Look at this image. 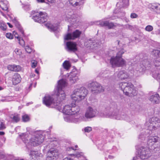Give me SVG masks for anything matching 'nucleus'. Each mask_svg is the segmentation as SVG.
<instances>
[{
  "label": "nucleus",
  "mask_w": 160,
  "mask_h": 160,
  "mask_svg": "<svg viewBox=\"0 0 160 160\" xmlns=\"http://www.w3.org/2000/svg\"><path fill=\"white\" fill-rule=\"evenodd\" d=\"M0 28L3 30H5L7 28V26L3 22H0Z\"/></svg>",
  "instance_id": "37"
},
{
  "label": "nucleus",
  "mask_w": 160,
  "mask_h": 160,
  "mask_svg": "<svg viewBox=\"0 0 160 160\" xmlns=\"http://www.w3.org/2000/svg\"><path fill=\"white\" fill-rule=\"evenodd\" d=\"M48 16L47 13L44 12H38L34 13L32 18L36 22L39 23H43L46 22L48 19Z\"/></svg>",
  "instance_id": "10"
},
{
  "label": "nucleus",
  "mask_w": 160,
  "mask_h": 160,
  "mask_svg": "<svg viewBox=\"0 0 160 160\" xmlns=\"http://www.w3.org/2000/svg\"><path fill=\"white\" fill-rule=\"evenodd\" d=\"M80 72L76 69L71 72L68 76V79L72 84L75 83L78 79Z\"/></svg>",
  "instance_id": "14"
},
{
  "label": "nucleus",
  "mask_w": 160,
  "mask_h": 160,
  "mask_svg": "<svg viewBox=\"0 0 160 160\" xmlns=\"http://www.w3.org/2000/svg\"><path fill=\"white\" fill-rule=\"evenodd\" d=\"M157 24L159 27H160V20H158L157 21Z\"/></svg>",
  "instance_id": "58"
},
{
  "label": "nucleus",
  "mask_w": 160,
  "mask_h": 160,
  "mask_svg": "<svg viewBox=\"0 0 160 160\" xmlns=\"http://www.w3.org/2000/svg\"><path fill=\"white\" fill-rule=\"evenodd\" d=\"M7 24L8 25L10 28H12V25L10 23L8 22L7 23Z\"/></svg>",
  "instance_id": "63"
},
{
  "label": "nucleus",
  "mask_w": 160,
  "mask_h": 160,
  "mask_svg": "<svg viewBox=\"0 0 160 160\" xmlns=\"http://www.w3.org/2000/svg\"><path fill=\"white\" fill-rule=\"evenodd\" d=\"M63 66L64 68L66 69H68L70 67V65L69 61H64L63 63Z\"/></svg>",
  "instance_id": "34"
},
{
  "label": "nucleus",
  "mask_w": 160,
  "mask_h": 160,
  "mask_svg": "<svg viewBox=\"0 0 160 160\" xmlns=\"http://www.w3.org/2000/svg\"><path fill=\"white\" fill-rule=\"evenodd\" d=\"M129 76L128 74L124 71L123 72V74L122 75V76H121V78L119 79L121 80L124 79L125 78H127Z\"/></svg>",
  "instance_id": "38"
},
{
  "label": "nucleus",
  "mask_w": 160,
  "mask_h": 160,
  "mask_svg": "<svg viewBox=\"0 0 160 160\" xmlns=\"http://www.w3.org/2000/svg\"><path fill=\"white\" fill-rule=\"evenodd\" d=\"M50 3H53L55 2V0H47Z\"/></svg>",
  "instance_id": "61"
},
{
  "label": "nucleus",
  "mask_w": 160,
  "mask_h": 160,
  "mask_svg": "<svg viewBox=\"0 0 160 160\" xmlns=\"http://www.w3.org/2000/svg\"><path fill=\"white\" fill-rule=\"evenodd\" d=\"M6 36L7 38L10 39H12L13 38V35L10 33H7Z\"/></svg>",
  "instance_id": "44"
},
{
  "label": "nucleus",
  "mask_w": 160,
  "mask_h": 160,
  "mask_svg": "<svg viewBox=\"0 0 160 160\" xmlns=\"http://www.w3.org/2000/svg\"><path fill=\"white\" fill-rule=\"evenodd\" d=\"M123 72L124 71H120L118 73V74H117V75L119 79H120V78H121V76H122V74H123Z\"/></svg>",
  "instance_id": "53"
},
{
  "label": "nucleus",
  "mask_w": 160,
  "mask_h": 160,
  "mask_svg": "<svg viewBox=\"0 0 160 160\" xmlns=\"http://www.w3.org/2000/svg\"><path fill=\"white\" fill-rule=\"evenodd\" d=\"M8 3L6 0H0V7L3 10L7 11L8 9Z\"/></svg>",
  "instance_id": "27"
},
{
  "label": "nucleus",
  "mask_w": 160,
  "mask_h": 160,
  "mask_svg": "<svg viewBox=\"0 0 160 160\" xmlns=\"http://www.w3.org/2000/svg\"><path fill=\"white\" fill-rule=\"evenodd\" d=\"M11 118L12 119L13 121L17 122L20 120V116L19 114H15L11 116Z\"/></svg>",
  "instance_id": "31"
},
{
  "label": "nucleus",
  "mask_w": 160,
  "mask_h": 160,
  "mask_svg": "<svg viewBox=\"0 0 160 160\" xmlns=\"http://www.w3.org/2000/svg\"><path fill=\"white\" fill-rule=\"evenodd\" d=\"M149 100L153 104H157L160 103V97L157 93L151 95L149 98Z\"/></svg>",
  "instance_id": "22"
},
{
  "label": "nucleus",
  "mask_w": 160,
  "mask_h": 160,
  "mask_svg": "<svg viewBox=\"0 0 160 160\" xmlns=\"http://www.w3.org/2000/svg\"><path fill=\"white\" fill-rule=\"evenodd\" d=\"M18 42L19 44L22 47H25V42L22 39H18Z\"/></svg>",
  "instance_id": "42"
},
{
  "label": "nucleus",
  "mask_w": 160,
  "mask_h": 160,
  "mask_svg": "<svg viewBox=\"0 0 160 160\" xmlns=\"http://www.w3.org/2000/svg\"><path fill=\"white\" fill-rule=\"evenodd\" d=\"M15 37V38H17L18 39H18H20V38L19 37V36L18 35H14Z\"/></svg>",
  "instance_id": "60"
},
{
  "label": "nucleus",
  "mask_w": 160,
  "mask_h": 160,
  "mask_svg": "<svg viewBox=\"0 0 160 160\" xmlns=\"http://www.w3.org/2000/svg\"><path fill=\"white\" fill-rule=\"evenodd\" d=\"M155 34L160 36V29L157 30L155 32Z\"/></svg>",
  "instance_id": "55"
},
{
  "label": "nucleus",
  "mask_w": 160,
  "mask_h": 160,
  "mask_svg": "<svg viewBox=\"0 0 160 160\" xmlns=\"http://www.w3.org/2000/svg\"><path fill=\"white\" fill-rule=\"evenodd\" d=\"M152 54L155 57L160 58V51L158 50H153L152 52Z\"/></svg>",
  "instance_id": "33"
},
{
  "label": "nucleus",
  "mask_w": 160,
  "mask_h": 160,
  "mask_svg": "<svg viewBox=\"0 0 160 160\" xmlns=\"http://www.w3.org/2000/svg\"><path fill=\"white\" fill-rule=\"evenodd\" d=\"M15 25L17 28H18V30L21 32V33L22 34V35L23 36H24L25 35L24 34V31L23 29L22 28L20 25L19 23L18 22L16 21L15 22Z\"/></svg>",
  "instance_id": "32"
},
{
  "label": "nucleus",
  "mask_w": 160,
  "mask_h": 160,
  "mask_svg": "<svg viewBox=\"0 0 160 160\" xmlns=\"http://www.w3.org/2000/svg\"><path fill=\"white\" fill-rule=\"evenodd\" d=\"M73 156H75L76 157L79 158L82 157L84 158L83 156V153L82 152H77L76 153L72 154Z\"/></svg>",
  "instance_id": "36"
},
{
  "label": "nucleus",
  "mask_w": 160,
  "mask_h": 160,
  "mask_svg": "<svg viewBox=\"0 0 160 160\" xmlns=\"http://www.w3.org/2000/svg\"><path fill=\"white\" fill-rule=\"evenodd\" d=\"M116 18L115 17H109V16H108L107 17L105 18L104 19H110L111 20H114Z\"/></svg>",
  "instance_id": "54"
},
{
  "label": "nucleus",
  "mask_w": 160,
  "mask_h": 160,
  "mask_svg": "<svg viewBox=\"0 0 160 160\" xmlns=\"http://www.w3.org/2000/svg\"><path fill=\"white\" fill-rule=\"evenodd\" d=\"M20 75L18 73L14 75L12 78V82L13 84H17L19 83L21 80Z\"/></svg>",
  "instance_id": "25"
},
{
  "label": "nucleus",
  "mask_w": 160,
  "mask_h": 160,
  "mask_svg": "<svg viewBox=\"0 0 160 160\" xmlns=\"http://www.w3.org/2000/svg\"><path fill=\"white\" fill-rule=\"evenodd\" d=\"M148 7L151 11L160 14V4L157 3L149 4Z\"/></svg>",
  "instance_id": "20"
},
{
  "label": "nucleus",
  "mask_w": 160,
  "mask_h": 160,
  "mask_svg": "<svg viewBox=\"0 0 160 160\" xmlns=\"http://www.w3.org/2000/svg\"><path fill=\"white\" fill-rule=\"evenodd\" d=\"M68 1L69 4L74 7L79 6L83 3V0H68Z\"/></svg>",
  "instance_id": "24"
},
{
  "label": "nucleus",
  "mask_w": 160,
  "mask_h": 160,
  "mask_svg": "<svg viewBox=\"0 0 160 160\" xmlns=\"http://www.w3.org/2000/svg\"><path fill=\"white\" fill-rule=\"evenodd\" d=\"M5 133L3 132H0V135H3Z\"/></svg>",
  "instance_id": "64"
},
{
  "label": "nucleus",
  "mask_w": 160,
  "mask_h": 160,
  "mask_svg": "<svg viewBox=\"0 0 160 160\" xmlns=\"http://www.w3.org/2000/svg\"><path fill=\"white\" fill-rule=\"evenodd\" d=\"M122 115V120H127L128 119V116L126 114H125L124 113H121Z\"/></svg>",
  "instance_id": "48"
},
{
  "label": "nucleus",
  "mask_w": 160,
  "mask_h": 160,
  "mask_svg": "<svg viewBox=\"0 0 160 160\" xmlns=\"http://www.w3.org/2000/svg\"><path fill=\"white\" fill-rule=\"evenodd\" d=\"M1 140L2 141H3V142H2L0 140V147L3 146V143L5 142L6 141V138H2Z\"/></svg>",
  "instance_id": "51"
},
{
  "label": "nucleus",
  "mask_w": 160,
  "mask_h": 160,
  "mask_svg": "<svg viewBox=\"0 0 160 160\" xmlns=\"http://www.w3.org/2000/svg\"><path fill=\"white\" fill-rule=\"evenodd\" d=\"M138 17V15L135 13H132L130 15V17L132 18H136Z\"/></svg>",
  "instance_id": "50"
},
{
  "label": "nucleus",
  "mask_w": 160,
  "mask_h": 160,
  "mask_svg": "<svg viewBox=\"0 0 160 160\" xmlns=\"http://www.w3.org/2000/svg\"><path fill=\"white\" fill-rule=\"evenodd\" d=\"M142 66H141V68H142V71H144L149 68L148 65H149V62L147 58H145L142 61Z\"/></svg>",
  "instance_id": "26"
},
{
  "label": "nucleus",
  "mask_w": 160,
  "mask_h": 160,
  "mask_svg": "<svg viewBox=\"0 0 160 160\" xmlns=\"http://www.w3.org/2000/svg\"><path fill=\"white\" fill-rule=\"evenodd\" d=\"M154 64L157 69L160 70V60L158 59H156L154 62Z\"/></svg>",
  "instance_id": "35"
},
{
  "label": "nucleus",
  "mask_w": 160,
  "mask_h": 160,
  "mask_svg": "<svg viewBox=\"0 0 160 160\" xmlns=\"http://www.w3.org/2000/svg\"><path fill=\"white\" fill-rule=\"evenodd\" d=\"M61 109L63 113L70 115L64 118L65 120L68 122H76L82 120L83 119L79 114L80 109L79 106H76L75 103H72L70 105L65 106L62 109L61 105H60Z\"/></svg>",
  "instance_id": "2"
},
{
  "label": "nucleus",
  "mask_w": 160,
  "mask_h": 160,
  "mask_svg": "<svg viewBox=\"0 0 160 160\" xmlns=\"http://www.w3.org/2000/svg\"><path fill=\"white\" fill-rule=\"evenodd\" d=\"M119 86L126 96L133 97L136 96L138 93L136 88L131 83L122 82L120 84Z\"/></svg>",
  "instance_id": "5"
},
{
  "label": "nucleus",
  "mask_w": 160,
  "mask_h": 160,
  "mask_svg": "<svg viewBox=\"0 0 160 160\" xmlns=\"http://www.w3.org/2000/svg\"><path fill=\"white\" fill-rule=\"evenodd\" d=\"M34 134V135L30 139L29 142L27 139H26L27 136V135L24 136V134L21 135L22 139L28 148H29L30 145L37 146L41 144L44 139V137L41 134L40 132L38 131L36 132Z\"/></svg>",
  "instance_id": "3"
},
{
  "label": "nucleus",
  "mask_w": 160,
  "mask_h": 160,
  "mask_svg": "<svg viewBox=\"0 0 160 160\" xmlns=\"http://www.w3.org/2000/svg\"><path fill=\"white\" fill-rule=\"evenodd\" d=\"M32 67V68H35L37 66V62L36 61L32 60L31 61Z\"/></svg>",
  "instance_id": "45"
},
{
  "label": "nucleus",
  "mask_w": 160,
  "mask_h": 160,
  "mask_svg": "<svg viewBox=\"0 0 160 160\" xmlns=\"http://www.w3.org/2000/svg\"><path fill=\"white\" fill-rule=\"evenodd\" d=\"M22 119L24 122H27L29 120V117L27 115H25L22 116Z\"/></svg>",
  "instance_id": "40"
},
{
  "label": "nucleus",
  "mask_w": 160,
  "mask_h": 160,
  "mask_svg": "<svg viewBox=\"0 0 160 160\" xmlns=\"http://www.w3.org/2000/svg\"><path fill=\"white\" fill-rule=\"evenodd\" d=\"M35 76V75L34 73H31L30 75V77L32 78H34Z\"/></svg>",
  "instance_id": "62"
},
{
  "label": "nucleus",
  "mask_w": 160,
  "mask_h": 160,
  "mask_svg": "<svg viewBox=\"0 0 160 160\" xmlns=\"http://www.w3.org/2000/svg\"><path fill=\"white\" fill-rule=\"evenodd\" d=\"M145 125L150 130H155L160 127V119L155 117L150 118L146 120Z\"/></svg>",
  "instance_id": "7"
},
{
  "label": "nucleus",
  "mask_w": 160,
  "mask_h": 160,
  "mask_svg": "<svg viewBox=\"0 0 160 160\" xmlns=\"http://www.w3.org/2000/svg\"><path fill=\"white\" fill-rule=\"evenodd\" d=\"M151 114L159 115L160 114V108L155 107L151 109Z\"/></svg>",
  "instance_id": "30"
},
{
  "label": "nucleus",
  "mask_w": 160,
  "mask_h": 160,
  "mask_svg": "<svg viewBox=\"0 0 160 160\" xmlns=\"http://www.w3.org/2000/svg\"><path fill=\"white\" fill-rule=\"evenodd\" d=\"M5 156V153L3 152L0 151V159L3 158Z\"/></svg>",
  "instance_id": "52"
},
{
  "label": "nucleus",
  "mask_w": 160,
  "mask_h": 160,
  "mask_svg": "<svg viewBox=\"0 0 160 160\" xmlns=\"http://www.w3.org/2000/svg\"><path fill=\"white\" fill-rule=\"evenodd\" d=\"M7 68L8 70L14 72H19L21 70V67L20 66L15 64L9 65Z\"/></svg>",
  "instance_id": "23"
},
{
  "label": "nucleus",
  "mask_w": 160,
  "mask_h": 160,
  "mask_svg": "<svg viewBox=\"0 0 160 160\" xmlns=\"http://www.w3.org/2000/svg\"><path fill=\"white\" fill-rule=\"evenodd\" d=\"M6 127L5 126V124L3 122H1L0 124V130H2L5 129Z\"/></svg>",
  "instance_id": "46"
},
{
  "label": "nucleus",
  "mask_w": 160,
  "mask_h": 160,
  "mask_svg": "<svg viewBox=\"0 0 160 160\" xmlns=\"http://www.w3.org/2000/svg\"><path fill=\"white\" fill-rule=\"evenodd\" d=\"M122 3L123 7H126L129 5V0H122Z\"/></svg>",
  "instance_id": "39"
},
{
  "label": "nucleus",
  "mask_w": 160,
  "mask_h": 160,
  "mask_svg": "<svg viewBox=\"0 0 160 160\" xmlns=\"http://www.w3.org/2000/svg\"><path fill=\"white\" fill-rule=\"evenodd\" d=\"M26 51L28 53H30L32 52V49L29 46H27L25 47Z\"/></svg>",
  "instance_id": "47"
},
{
  "label": "nucleus",
  "mask_w": 160,
  "mask_h": 160,
  "mask_svg": "<svg viewBox=\"0 0 160 160\" xmlns=\"http://www.w3.org/2000/svg\"><path fill=\"white\" fill-rule=\"evenodd\" d=\"M66 85L67 83L65 80L61 79L59 80L56 88V96L58 102H55L51 96L46 95L42 99L43 103L48 107L56 108L60 110V102L66 97V94L62 89Z\"/></svg>",
  "instance_id": "1"
},
{
  "label": "nucleus",
  "mask_w": 160,
  "mask_h": 160,
  "mask_svg": "<svg viewBox=\"0 0 160 160\" xmlns=\"http://www.w3.org/2000/svg\"><path fill=\"white\" fill-rule=\"evenodd\" d=\"M100 115L102 117H109L118 120H122V119L121 114L119 113L117 109L110 107L105 108L103 112L100 113Z\"/></svg>",
  "instance_id": "4"
},
{
  "label": "nucleus",
  "mask_w": 160,
  "mask_h": 160,
  "mask_svg": "<svg viewBox=\"0 0 160 160\" xmlns=\"http://www.w3.org/2000/svg\"><path fill=\"white\" fill-rule=\"evenodd\" d=\"M99 24L102 27H107L109 29H111L113 28L120 26V24L116 23H114L112 22H109L108 21L101 20L99 22Z\"/></svg>",
  "instance_id": "16"
},
{
  "label": "nucleus",
  "mask_w": 160,
  "mask_h": 160,
  "mask_svg": "<svg viewBox=\"0 0 160 160\" xmlns=\"http://www.w3.org/2000/svg\"><path fill=\"white\" fill-rule=\"evenodd\" d=\"M45 26L48 29H50L51 31H55L58 28V27L57 26H54L50 23H46Z\"/></svg>",
  "instance_id": "29"
},
{
  "label": "nucleus",
  "mask_w": 160,
  "mask_h": 160,
  "mask_svg": "<svg viewBox=\"0 0 160 160\" xmlns=\"http://www.w3.org/2000/svg\"><path fill=\"white\" fill-rule=\"evenodd\" d=\"M87 94V90L82 87L75 89L71 95V98L75 102H78L84 99Z\"/></svg>",
  "instance_id": "6"
},
{
  "label": "nucleus",
  "mask_w": 160,
  "mask_h": 160,
  "mask_svg": "<svg viewBox=\"0 0 160 160\" xmlns=\"http://www.w3.org/2000/svg\"><path fill=\"white\" fill-rule=\"evenodd\" d=\"M97 113V111L96 109L89 107L86 110L85 116L87 118H91L95 117Z\"/></svg>",
  "instance_id": "17"
},
{
  "label": "nucleus",
  "mask_w": 160,
  "mask_h": 160,
  "mask_svg": "<svg viewBox=\"0 0 160 160\" xmlns=\"http://www.w3.org/2000/svg\"><path fill=\"white\" fill-rule=\"evenodd\" d=\"M58 156V151L51 148L48 151L46 158V160H56Z\"/></svg>",
  "instance_id": "15"
},
{
  "label": "nucleus",
  "mask_w": 160,
  "mask_h": 160,
  "mask_svg": "<svg viewBox=\"0 0 160 160\" xmlns=\"http://www.w3.org/2000/svg\"><path fill=\"white\" fill-rule=\"evenodd\" d=\"M110 62L113 67H119L124 65L125 61L121 57L116 56L111 57Z\"/></svg>",
  "instance_id": "11"
},
{
  "label": "nucleus",
  "mask_w": 160,
  "mask_h": 160,
  "mask_svg": "<svg viewBox=\"0 0 160 160\" xmlns=\"http://www.w3.org/2000/svg\"><path fill=\"white\" fill-rule=\"evenodd\" d=\"M152 151L147 146L146 148H141V159H145L148 158L151 156V151Z\"/></svg>",
  "instance_id": "13"
},
{
  "label": "nucleus",
  "mask_w": 160,
  "mask_h": 160,
  "mask_svg": "<svg viewBox=\"0 0 160 160\" xmlns=\"http://www.w3.org/2000/svg\"><path fill=\"white\" fill-rule=\"evenodd\" d=\"M30 158L32 159H37L38 160H43V155L42 154L36 151H31L30 153Z\"/></svg>",
  "instance_id": "21"
},
{
  "label": "nucleus",
  "mask_w": 160,
  "mask_h": 160,
  "mask_svg": "<svg viewBox=\"0 0 160 160\" xmlns=\"http://www.w3.org/2000/svg\"><path fill=\"white\" fill-rule=\"evenodd\" d=\"M92 130V128L90 127H87L85 128L84 131L85 132H88Z\"/></svg>",
  "instance_id": "49"
},
{
  "label": "nucleus",
  "mask_w": 160,
  "mask_h": 160,
  "mask_svg": "<svg viewBox=\"0 0 160 160\" xmlns=\"http://www.w3.org/2000/svg\"><path fill=\"white\" fill-rule=\"evenodd\" d=\"M54 144V142H51L50 143V144H49L47 146H46V148L48 147V148H50V145H52V144Z\"/></svg>",
  "instance_id": "57"
},
{
  "label": "nucleus",
  "mask_w": 160,
  "mask_h": 160,
  "mask_svg": "<svg viewBox=\"0 0 160 160\" xmlns=\"http://www.w3.org/2000/svg\"><path fill=\"white\" fill-rule=\"evenodd\" d=\"M77 45L75 42H67L66 43V49L68 52H75L77 50Z\"/></svg>",
  "instance_id": "19"
},
{
  "label": "nucleus",
  "mask_w": 160,
  "mask_h": 160,
  "mask_svg": "<svg viewBox=\"0 0 160 160\" xmlns=\"http://www.w3.org/2000/svg\"><path fill=\"white\" fill-rule=\"evenodd\" d=\"M89 87H91V91L93 94H97L104 91L103 88L97 82H93L89 84Z\"/></svg>",
  "instance_id": "12"
},
{
  "label": "nucleus",
  "mask_w": 160,
  "mask_h": 160,
  "mask_svg": "<svg viewBox=\"0 0 160 160\" xmlns=\"http://www.w3.org/2000/svg\"><path fill=\"white\" fill-rule=\"evenodd\" d=\"M153 29V27L151 25H148L145 28V30L148 32H151Z\"/></svg>",
  "instance_id": "41"
},
{
  "label": "nucleus",
  "mask_w": 160,
  "mask_h": 160,
  "mask_svg": "<svg viewBox=\"0 0 160 160\" xmlns=\"http://www.w3.org/2000/svg\"><path fill=\"white\" fill-rule=\"evenodd\" d=\"M81 34V32L78 30H76L72 33H68L64 37L65 40L74 39L79 37Z\"/></svg>",
  "instance_id": "18"
},
{
  "label": "nucleus",
  "mask_w": 160,
  "mask_h": 160,
  "mask_svg": "<svg viewBox=\"0 0 160 160\" xmlns=\"http://www.w3.org/2000/svg\"><path fill=\"white\" fill-rule=\"evenodd\" d=\"M136 150V154L137 156L133 158V160H139L140 159V155L139 154L140 146L139 145H137L135 146Z\"/></svg>",
  "instance_id": "28"
},
{
  "label": "nucleus",
  "mask_w": 160,
  "mask_h": 160,
  "mask_svg": "<svg viewBox=\"0 0 160 160\" xmlns=\"http://www.w3.org/2000/svg\"><path fill=\"white\" fill-rule=\"evenodd\" d=\"M80 17L78 15L70 13L67 14L65 18L66 21L69 22L73 27H77L79 25Z\"/></svg>",
  "instance_id": "8"
},
{
  "label": "nucleus",
  "mask_w": 160,
  "mask_h": 160,
  "mask_svg": "<svg viewBox=\"0 0 160 160\" xmlns=\"http://www.w3.org/2000/svg\"><path fill=\"white\" fill-rule=\"evenodd\" d=\"M75 148H73V147H70L69 148V149H72V150H76V148H78V146L77 145H75Z\"/></svg>",
  "instance_id": "56"
},
{
  "label": "nucleus",
  "mask_w": 160,
  "mask_h": 160,
  "mask_svg": "<svg viewBox=\"0 0 160 160\" xmlns=\"http://www.w3.org/2000/svg\"><path fill=\"white\" fill-rule=\"evenodd\" d=\"M160 141V138L157 136H151L148 138L147 141V146L149 147V148L152 150L156 151L155 149L157 150L160 148V143H159L158 147H156L155 143L159 142Z\"/></svg>",
  "instance_id": "9"
},
{
  "label": "nucleus",
  "mask_w": 160,
  "mask_h": 160,
  "mask_svg": "<svg viewBox=\"0 0 160 160\" xmlns=\"http://www.w3.org/2000/svg\"><path fill=\"white\" fill-rule=\"evenodd\" d=\"M124 52L123 49H121L118 52V53H117V55L118 56L121 57V58L122 57V55L124 53Z\"/></svg>",
  "instance_id": "43"
},
{
  "label": "nucleus",
  "mask_w": 160,
  "mask_h": 160,
  "mask_svg": "<svg viewBox=\"0 0 160 160\" xmlns=\"http://www.w3.org/2000/svg\"><path fill=\"white\" fill-rule=\"evenodd\" d=\"M38 2L43 3L44 2L45 0H36Z\"/></svg>",
  "instance_id": "59"
}]
</instances>
